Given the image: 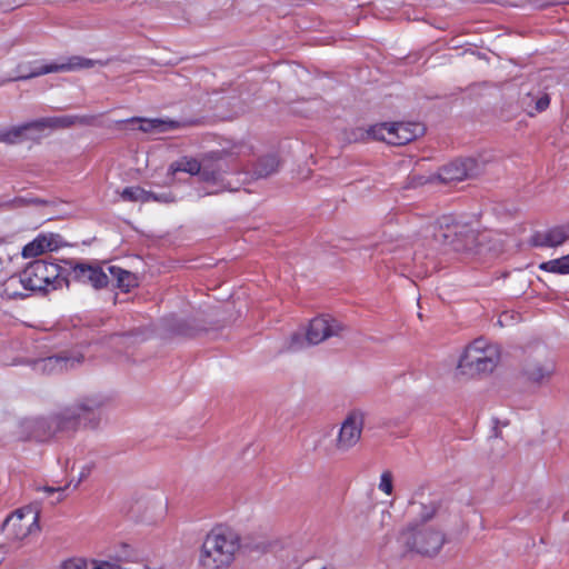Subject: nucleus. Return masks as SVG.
<instances>
[{"mask_svg": "<svg viewBox=\"0 0 569 569\" xmlns=\"http://www.w3.org/2000/svg\"><path fill=\"white\" fill-rule=\"evenodd\" d=\"M436 231L433 237L439 242H449L453 244L456 250H460L462 247L456 240L460 238L466 241H473V230L467 221L458 219L453 214H442L437 219Z\"/></svg>", "mask_w": 569, "mask_h": 569, "instance_id": "obj_10", "label": "nucleus"}, {"mask_svg": "<svg viewBox=\"0 0 569 569\" xmlns=\"http://www.w3.org/2000/svg\"><path fill=\"white\" fill-rule=\"evenodd\" d=\"M121 198L124 201L130 202H170L173 200L170 193H154L152 191L144 190L139 186L127 187L121 192Z\"/></svg>", "mask_w": 569, "mask_h": 569, "instance_id": "obj_17", "label": "nucleus"}, {"mask_svg": "<svg viewBox=\"0 0 569 569\" xmlns=\"http://www.w3.org/2000/svg\"><path fill=\"white\" fill-rule=\"evenodd\" d=\"M342 330L343 327L338 320L328 316L316 317L309 322L306 338L299 333L292 335L287 349L297 351L306 345H318L330 337L338 336Z\"/></svg>", "mask_w": 569, "mask_h": 569, "instance_id": "obj_8", "label": "nucleus"}, {"mask_svg": "<svg viewBox=\"0 0 569 569\" xmlns=\"http://www.w3.org/2000/svg\"><path fill=\"white\" fill-rule=\"evenodd\" d=\"M482 169V163L473 158L458 159L443 166L438 176L442 182L450 183L477 177Z\"/></svg>", "mask_w": 569, "mask_h": 569, "instance_id": "obj_13", "label": "nucleus"}, {"mask_svg": "<svg viewBox=\"0 0 569 569\" xmlns=\"http://www.w3.org/2000/svg\"><path fill=\"white\" fill-rule=\"evenodd\" d=\"M550 104V99L547 94L540 97L536 102V109L537 111L541 112L546 110Z\"/></svg>", "mask_w": 569, "mask_h": 569, "instance_id": "obj_28", "label": "nucleus"}, {"mask_svg": "<svg viewBox=\"0 0 569 569\" xmlns=\"http://www.w3.org/2000/svg\"><path fill=\"white\" fill-rule=\"evenodd\" d=\"M102 64L99 61H94L92 59L73 56L68 59L67 62L63 63H44L34 67L29 73L21 74L17 79H30L33 77L52 73V72H64V71H74L80 69H89L93 68L96 64Z\"/></svg>", "mask_w": 569, "mask_h": 569, "instance_id": "obj_14", "label": "nucleus"}, {"mask_svg": "<svg viewBox=\"0 0 569 569\" xmlns=\"http://www.w3.org/2000/svg\"><path fill=\"white\" fill-rule=\"evenodd\" d=\"M107 402L108 398L99 393L82 397L49 419L34 420L32 422L36 428L33 437L38 441H44L59 431L74 432L81 426L97 428L101 409Z\"/></svg>", "mask_w": 569, "mask_h": 569, "instance_id": "obj_1", "label": "nucleus"}, {"mask_svg": "<svg viewBox=\"0 0 569 569\" xmlns=\"http://www.w3.org/2000/svg\"><path fill=\"white\" fill-rule=\"evenodd\" d=\"M110 274L117 279L118 281V286L120 288H126L128 289L130 287V279H131V273L129 271H126L119 267H114V266H110L108 268Z\"/></svg>", "mask_w": 569, "mask_h": 569, "instance_id": "obj_25", "label": "nucleus"}, {"mask_svg": "<svg viewBox=\"0 0 569 569\" xmlns=\"http://www.w3.org/2000/svg\"><path fill=\"white\" fill-rule=\"evenodd\" d=\"M278 167H279L278 158L273 154H269V156L262 157L258 161L253 173L257 178H264V177H268L269 174L276 172Z\"/></svg>", "mask_w": 569, "mask_h": 569, "instance_id": "obj_23", "label": "nucleus"}, {"mask_svg": "<svg viewBox=\"0 0 569 569\" xmlns=\"http://www.w3.org/2000/svg\"><path fill=\"white\" fill-rule=\"evenodd\" d=\"M425 127L419 122L381 123L371 127L369 134L389 144L402 146L422 136Z\"/></svg>", "mask_w": 569, "mask_h": 569, "instance_id": "obj_9", "label": "nucleus"}, {"mask_svg": "<svg viewBox=\"0 0 569 569\" xmlns=\"http://www.w3.org/2000/svg\"><path fill=\"white\" fill-rule=\"evenodd\" d=\"M540 268L549 272L567 274L569 273V254L560 259L543 262Z\"/></svg>", "mask_w": 569, "mask_h": 569, "instance_id": "obj_24", "label": "nucleus"}, {"mask_svg": "<svg viewBox=\"0 0 569 569\" xmlns=\"http://www.w3.org/2000/svg\"><path fill=\"white\" fill-rule=\"evenodd\" d=\"M365 425V412L351 410L343 419L333 442V449L345 453L352 449L361 439Z\"/></svg>", "mask_w": 569, "mask_h": 569, "instance_id": "obj_11", "label": "nucleus"}, {"mask_svg": "<svg viewBox=\"0 0 569 569\" xmlns=\"http://www.w3.org/2000/svg\"><path fill=\"white\" fill-rule=\"evenodd\" d=\"M240 548L239 535L226 526L212 528L204 537L199 563L203 569H224L234 560Z\"/></svg>", "mask_w": 569, "mask_h": 569, "instance_id": "obj_3", "label": "nucleus"}, {"mask_svg": "<svg viewBox=\"0 0 569 569\" xmlns=\"http://www.w3.org/2000/svg\"><path fill=\"white\" fill-rule=\"evenodd\" d=\"M43 490L48 493H53L56 491L61 492L64 490V488H53V487H44Z\"/></svg>", "mask_w": 569, "mask_h": 569, "instance_id": "obj_29", "label": "nucleus"}, {"mask_svg": "<svg viewBox=\"0 0 569 569\" xmlns=\"http://www.w3.org/2000/svg\"><path fill=\"white\" fill-rule=\"evenodd\" d=\"M243 149L244 146H236L229 152L212 151L206 154L201 161L183 157L170 164L169 173L173 176L181 171L191 176L198 174L203 182L210 184L206 194H214L224 190L233 191L230 183L224 182L223 177L231 171L229 159L241 156Z\"/></svg>", "mask_w": 569, "mask_h": 569, "instance_id": "obj_2", "label": "nucleus"}, {"mask_svg": "<svg viewBox=\"0 0 569 569\" xmlns=\"http://www.w3.org/2000/svg\"><path fill=\"white\" fill-rule=\"evenodd\" d=\"M501 357L500 347L485 338H477L469 343L459 358L457 369L465 376L491 373Z\"/></svg>", "mask_w": 569, "mask_h": 569, "instance_id": "obj_5", "label": "nucleus"}, {"mask_svg": "<svg viewBox=\"0 0 569 569\" xmlns=\"http://www.w3.org/2000/svg\"><path fill=\"white\" fill-rule=\"evenodd\" d=\"M19 288H22L21 272L19 274H13V276L9 277L4 281L1 296L7 299H17V298L27 297V293L23 291H20Z\"/></svg>", "mask_w": 569, "mask_h": 569, "instance_id": "obj_22", "label": "nucleus"}, {"mask_svg": "<svg viewBox=\"0 0 569 569\" xmlns=\"http://www.w3.org/2000/svg\"><path fill=\"white\" fill-rule=\"evenodd\" d=\"M38 521L39 515L32 508L18 509L7 517L4 529L16 539L22 540L39 530Z\"/></svg>", "mask_w": 569, "mask_h": 569, "instance_id": "obj_12", "label": "nucleus"}, {"mask_svg": "<svg viewBox=\"0 0 569 569\" xmlns=\"http://www.w3.org/2000/svg\"><path fill=\"white\" fill-rule=\"evenodd\" d=\"M569 239V223L551 228L545 232H537L532 237V244L536 247H556Z\"/></svg>", "mask_w": 569, "mask_h": 569, "instance_id": "obj_18", "label": "nucleus"}, {"mask_svg": "<svg viewBox=\"0 0 569 569\" xmlns=\"http://www.w3.org/2000/svg\"><path fill=\"white\" fill-rule=\"evenodd\" d=\"M58 240L59 236L53 233L39 234L36 239L23 247L22 256L24 258H34L46 251H52L58 248Z\"/></svg>", "mask_w": 569, "mask_h": 569, "instance_id": "obj_19", "label": "nucleus"}, {"mask_svg": "<svg viewBox=\"0 0 569 569\" xmlns=\"http://www.w3.org/2000/svg\"><path fill=\"white\" fill-rule=\"evenodd\" d=\"M71 272L78 282L92 286L94 289H101L108 286L109 278L102 267L87 262L72 264Z\"/></svg>", "mask_w": 569, "mask_h": 569, "instance_id": "obj_16", "label": "nucleus"}, {"mask_svg": "<svg viewBox=\"0 0 569 569\" xmlns=\"http://www.w3.org/2000/svg\"><path fill=\"white\" fill-rule=\"evenodd\" d=\"M378 489L387 496L393 492V476L390 470H385L380 476Z\"/></svg>", "mask_w": 569, "mask_h": 569, "instance_id": "obj_26", "label": "nucleus"}, {"mask_svg": "<svg viewBox=\"0 0 569 569\" xmlns=\"http://www.w3.org/2000/svg\"><path fill=\"white\" fill-rule=\"evenodd\" d=\"M88 116H59L36 119L20 126H14L0 131V141L16 143L22 139L30 138V132H42L44 129L69 128L74 124H88L91 121Z\"/></svg>", "mask_w": 569, "mask_h": 569, "instance_id": "obj_6", "label": "nucleus"}, {"mask_svg": "<svg viewBox=\"0 0 569 569\" xmlns=\"http://www.w3.org/2000/svg\"><path fill=\"white\" fill-rule=\"evenodd\" d=\"M24 291H48L62 287L67 280L61 276V268L54 262L34 260L22 271Z\"/></svg>", "mask_w": 569, "mask_h": 569, "instance_id": "obj_7", "label": "nucleus"}, {"mask_svg": "<svg viewBox=\"0 0 569 569\" xmlns=\"http://www.w3.org/2000/svg\"><path fill=\"white\" fill-rule=\"evenodd\" d=\"M435 509L423 516L425 520L420 523L408 526L398 537V542L408 551L421 556H436L445 543L443 532L435 525L426 520L433 516Z\"/></svg>", "mask_w": 569, "mask_h": 569, "instance_id": "obj_4", "label": "nucleus"}, {"mask_svg": "<svg viewBox=\"0 0 569 569\" xmlns=\"http://www.w3.org/2000/svg\"><path fill=\"white\" fill-rule=\"evenodd\" d=\"M94 468H96V463H94L93 460H89V461L84 462L80 467L79 477H78V481L76 483V487L79 483H81L83 480H86L91 475V472L93 471Z\"/></svg>", "mask_w": 569, "mask_h": 569, "instance_id": "obj_27", "label": "nucleus"}, {"mask_svg": "<svg viewBox=\"0 0 569 569\" xmlns=\"http://www.w3.org/2000/svg\"><path fill=\"white\" fill-rule=\"evenodd\" d=\"M83 357L79 353L77 355H57L50 356L42 359H37L32 362V368L36 372L43 375H52L62 372L63 370H68L74 368L77 365L81 363Z\"/></svg>", "mask_w": 569, "mask_h": 569, "instance_id": "obj_15", "label": "nucleus"}, {"mask_svg": "<svg viewBox=\"0 0 569 569\" xmlns=\"http://www.w3.org/2000/svg\"><path fill=\"white\" fill-rule=\"evenodd\" d=\"M555 371V365L551 360L545 362H528L525 367V375L533 382H541L546 378H549Z\"/></svg>", "mask_w": 569, "mask_h": 569, "instance_id": "obj_20", "label": "nucleus"}, {"mask_svg": "<svg viewBox=\"0 0 569 569\" xmlns=\"http://www.w3.org/2000/svg\"><path fill=\"white\" fill-rule=\"evenodd\" d=\"M131 121H139L140 129L144 132H167L179 127V122L174 120H164V119H142V118H132Z\"/></svg>", "mask_w": 569, "mask_h": 569, "instance_id": "obj_21", "label": "nucleus"}]
</instances>
